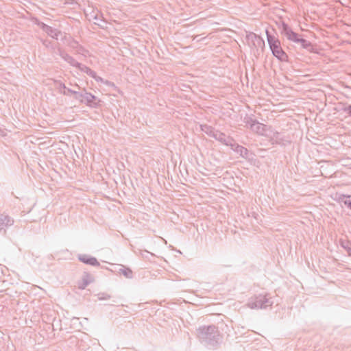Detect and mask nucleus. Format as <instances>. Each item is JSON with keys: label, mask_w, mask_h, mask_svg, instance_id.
<instances>
[{"label": "nucleus", "mask_w": 351, "mask_h": 351, "mask_svg": "<svg viewBox=\"0 0 351 351\" xmlns=\"http://www.w3.org/2000/svg\"><path fill=\"white\" fill-rule=\"evenodd\" d=\"M79 94L81 96L79 97L75 96V99L81 103H86L89 104L93 103L96 98L93 94L88 93L86 90H84L82 92H79Z\"/></svg>", "instance_id": "9"}, {"label": "nucleus", "mask_w": 351, "mask_h": 351, "mask_svg": "<svg viewBox=\"0 0 351 351\" xmlns=\"http://www.w3.org/2000/svg\"><path fill=\"white\" fill-rule=\"evenodd\" d=\"M119 273L124 276L126 278L132 279L133 278V272L132 269L123 265H121L119 268Z\"/></svg>", "instance_id": "17"}, {"label": "nucleus", "mask_w": 351, "mask_h": 351, "mask_svg": "<svg viewBox=\"0 0 351 351\" xmlns=\"http://www.w3.org/2000/svg\"><path fill=\"white\" fill-rule=\"evenodd\" d=\"M280 29L281 34L285 36L287 40L300 44L302 48L308 49L311 47V43L309 41L300 38L299 35L293 32L289 25L285 22H282L281 25L280 26Z\"/></svg>", "instance_id": "3"}, {"label": "nucleus", "mask_w": 351, "mask_h": 351, "mask_svg": "<svg viewBox=\"0 0 351 351\" xmlns=\"http://www.w3.org/2000/svg\"><path fill=\"white\" fill-rule=\"evenodd\" d=\"M266 35L268 45L274 56L282 62L288 61V56L282 49L279 39L271 35L267 29Z\"/></svg>", "instance_id": "2"}, {"label": "nucleus", "mask_w": 351, "mask_h": 351, "mask_svg": "<svg viewBox=\"0 0 351 351\" xmlns=\"http://www.w3.org/2000/svg\"><path fill=\"white\" fill-rule=\"evenodd\" d=\"M97 82H103V79L96 75V77H93Z\"/></svg>", "instance_id": "28"}, {"label": "nucleus", "mask_w": 351, "mask_h": 351, "mask_svg": "<svg viewBox=\"0 0 351 351\" xmlns=\"http://www.w3.org/2000/svg\"><path fill=\"white\" fill-rule=\"evenodd\" d=\"M69 45L71 48L75 49L77 53L86 56L85 53L86 51L82 46H80L77 42L73 40L69 44Z\"/></svg>", "instance_id": "18"}, {"label": "nucleus", "mask_w": 351, "mask_h": 351, "mask_svg": "<svg viewBox=\"0 0 351 351\" xmlns=\"http://www.w3.org/2000/svg\"><path fill=\"white\" fill-rule=\"evenodd\" d=\"M99 300H105L110 298V295L106 293H100L97 295Z\"/></svg>", "instance_id": "22"}, {"label": "nucleus", "mask_w": 351, "mask_h": 351, "mask_svg": "<svg viewBox=\"0 0 351 351\" xmlns=\"http://www.w3.org/2000/svg\"><path fill=\"white\" fill-rule=\"evenodd\" d=\"M14 223V219L10 216L1 214L0 215V232L3 231L5 232L6 228L12 226Z\"/></svg>", "instance_id": "8"}, {"label": "nucleus", "mask_w": 351, "mask_h": 351, "mask_svg": "<svg viewBox=\"0 0 351 351\" xmlns=\"http://www.w3.org/2000/svg\"><path fill=\"white\" fill-rule=\"evenodd\" d=\"M197 332L200 342L210 348H215L222 342L223 337L215 325L199 326Z\"/></svg>", "instance_id": "1"}, {"label": "nucleus", "mask_w": 351, "mask_h": 351, "mask_svg": "<svg viewBox=\"0 0 351 351\" xmlns=\"http://www.w3.org/2000/svg\"><path fill=\"white\" fill-rule=\"evenodd\" d=\"M57 84L58 86V88H60V90L61 88H62L63 90L66 89V86L64 83H62V82L59 81V82H57Z\"/></svg>", "instance_id": "25"}, {"label": "nucleus", "mask_w": 351, "mask_h": 351, "mask_svg": "<svg viewBox=\"0 0 351 351\" xmlns=\"http://www.w3.org/2000/svg\"><path fill=\"white\" fill-rule=\"evenodd\" d=\"M76 68L79 69L82 72L86 73L91 77H96V73L84 64L79 63V65H77Z\"/></svg>", "instance_id": "15"}, {"label": "nucleus", "mask_w": 351, "mask_h": 351, "mask_svg": "<svg viewBox=\"0 0 351 351\" xmlns=\"http://www.w3.org/2000/svg\"><path fill=\"white\" fill-rule=\"evenodd\" d=\"M271 298L266 295H258L250 298L247 302V306L252 309L266 308L273 304Z\"/></svg>", "instance_id": "4"}, {"label": "nucleus", "mask_w": 351, "mask_h": 351, "mask_svg": "<svg viewBox=\"0 0 351 351\" xmlns=\"http://www.w3.org/2000/svg\"><path fill=\"white\" fill-rule=\"evenodd\" d=\"M94 19H95L97 21L99 19V18L98 17V16H97V15L95 16Z\"/></svg>", "instance_id": "30"}, {"label": "nucleus", "mask_w": 351, "mask_h": 351, "mask_svg": "<svg viewBox=\"0 0 351 351\" xmlns=\"http://www.w3.org/2000/svg\"><path fill=\"white\" fill-rule=\"evenodd\" d=\"M246 40L248 45L252 48H262L265 45V41L263 39L253 32L247 33Z\"/></svg>", "instance_id": "6"}, {"label": "nucleus", "mask_w": 351, "mask_h": 351, "mask_svg": "<svg viewBox=\"0 0 351 351\" xmlns=\"http://www.w3.org/2000/svg\"><path fill=\"white\" fill-rule=\"evenodd\" d=\"M141 254L145 258H148V256H147V254H149L151 256H154V254L148 252L147 250H144V251H142L141 250Z\"/></svg>", "instance_id": "24"}, {"label": "nucleus", "mask_w": 351, "mask_h": 351, "mask_svg": "<svg viewBox=\"0 0 351 351\" xmlns=\"http://www.w3.org/2000/svg\"><path fill=\"white\" fill-rule=\"evenodd\" d=\"M343 204L345 206H346L348 208L351 209V200L346 199V200L343 201Z\"/></svg>", "instance_id": "26"}, {"label": "nucleus", "mask_w": 351, "mask_h": 351, "mask_svg": "<svg viewBox=\"0 0 351 351\" xmlns=\"http://www.w3.org/2000/svg\"><path fill=\"white\" fill-rule=\"evenodd\" d=\"M214 138L221 143L230 146L231 143H233V138L230 136H226L225 134L217 131V133H215V136Z\"/></svg>", "instance_id": "13"}, {"label": "nucleus", "mask_w": 351, "mask_h": 351, "mask_svg": "<svg viewBox=\"0 0 351 351\" xmlns=\"http://www.w3.org/2000/svg\"><path fill=\"white\" fill-rule=\"evenodd\" d=\"M93 281V278L88 273H84L82 277V282L79 284V289H84L90 283Z\"/></svg>", "instance_id": "14"}, {"label": "nucleus", "mask_w": 351, "mask_h": 351, "mask_svg": "<svg viewBox=\"0 0 351 351\" xmlns=\"http://www.w3.org/2000/svg\"><path fill=\"white\" fill-rule=\"evenodd\" d=\"M230 147H231V149L234 152H235L236 153L239 154L243 158H247V157L248 150L245 147H244L237 144L234 141V139H233V143H231L230 145Z\"/></svg>", "instance_id": "12"}, {"label": "nucleus", "mask_w": 351, "mask_h": 351, "mask_svg": "<svg viewBox=\"0 0 351 351\" xmlns=\"http://www.w3.org/2000/svg\"><path fill=\"white\" fill-rule=\"evenodd\" d=\"M348 254L350 256H351V247L348 250Z\"/></svg>", "instance_id": "29"}, {"label": "nucleus", "mask_w": 351, "mask_h": 351, "mask_svg": "<svg viewBox=\"0 0 351 351\" xmlns=\"http://www.w3.org/2000/svg\"><path fill=\"white\" fill-rule=\"evenodd\" d=\"M341 246L348 252L349 248H351L350 244L348 241H342Z\"/></svg>", "instance_id": "23"}, {"label": "nucleus", "mask_w": 351, "mask_h": 351, "mask_svg": "<svg viewBox=\"0 0 351 351\" xmlns=\"http://www.w3.org/2000/svg\"><path fill=\"white\" fill-rule=\"evenodd\" d=\"M201 130L204 133H206L207 135H208L209 136L213 137V138L215 137V133H217L218 131V130H216L213 127L208 125H202Z\"/></svg>", "instance_id": "16"}, {"label": "nucleus", "mask_w": 351, "mask_h": 351, "mask_svg": "<svg viewBox=\"0 0 351 351\" xmlns=\"http://www.w3.org/2000/svg\"><path fill=\"white\" fill-rule=\"evenodd\" d=\"M245 122L247 125L250 126L252 131L255 132L258 134L269 136L268 131L269 127L268 125L261 123L250 117L245 118Z\"/></svg>", "instance_id": "5"}, {"label": "nucleus", "mask_w": 351, "mask_h": 351, "mask_svg": "<svg viewBox=\"0 0 351 351\" xmlns=\"http://www.w3.org/2000/svg\"><path fill=\"white\" fill-rule=\"evenodd\" d=\"M344 111L351 116V104L344 109Z\"/></svg>", "instance_id": "27"}, {"label": "nucleus", "mask_w": 351, "mask_h": 351, "mask_svg": "<svg viewBox=\"0 0 351 351\" xmlns=\"http://www.w3.org/2000/svg\"><path fill=\"white\" fill-rule=\"evenodd\" d=\"M38 25L48 36L53 39H63L64 37H65V36H63V34L61 31L57 29H54L43 22H40Z\"/></svg>", "instance_id": "7"}, {"label": "nucleus", "mask_w": 351, "mask_h": 351, "mask_svg": "<svg viewBox=\"0 0 351 351\" xmlns=\"http://www.w3.org/2000/svg\"><path fill=\"white\" fill-rule=\"evenodd\" d=\"M78 259L84 264L98 267L100 263L97 261V258L87 254H80Z\"/></svg>", "instance_id": "11"}, {"label": "nucleus", "mask_w": 351, "mask_h": 351, "mask_svg": "<svg viewBox=\"0 0 351 351\" xmlns=\"http://www.w3.org/2000/svg\"><path fill=\"white\" fill-rule=\"evenodd\" d=\"M57 54H58L65 62L69 63L71 66L77 67L79 65V63L77 60H75L72 56L69 55L66 52L62 50L60 48H58L57 50Z\"/></svg>", "instance_id": "10"}, {"label": "nucleus", "mask_w": 351, "mask_h": 351, "mask_svg": "<svg viewBox=\"0 0 351 351\" xmlns=\"http://www.w3.org/2000/svg\"><path fill=\"white\" fill-rule=\"evenodd\" d=\"M60 93L63 94L64 95H69V93L74 95V97L77 96L78 97L81 95L79 94V91H77L75 90H73L69 88L66 87V89L61 90H59Z\"/></svg>", "instance_id": "20"}, {"label": "nucleus", "mask_w": 351, "mask_h": 351, "mask_svg": "<svg viewBox=\"0 0 351 351\" xmlns=\"http://www.w3.org/2000/svg\"><path fill=\"white\" fill-rule=\"evenodd\" d=\"M336 196H337L336 199L338 202H343V201L346 200V198L351 197V195H343V194H337Z\"/></svg>", "instance_id": "21"}, {"label": "nucleus", "mask_w": 351, "mask_h": 351, "mask_svg": "<svg viewBox=\"0 0 351 351\" xmlns=\"http://www.w3.org/2000/svg\"><path fill=\"white\" fill-rule=\"evenodd\" d=\"M268 136L270 137L272 144H280L282 140L280 133L277 132H272V134H269Z\"/></svg>", "instance_id": "19"}]
</instances>
